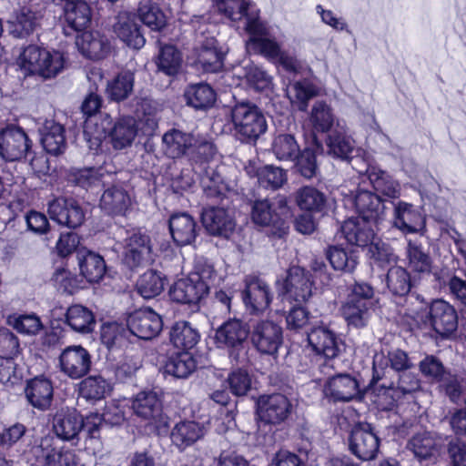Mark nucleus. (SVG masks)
<instances>
[{
  "label": "nucleus",
  "mask_w": 466,
  "mask_h": 466,
  "mask_svg": "<svg viewBox=\"0 0 466 466\" xmlns=\"http://www.w3.org/2000/svg\"><path fill=\"white\" fill-rule=\"evenodd\" d=\"M95 130H91L90 123H86L85 129V137L89 144L91 149L96 150L104 138L108 135L111 144L116 150H121L132 145L137 133V127L134 117L127 116L118 119L114 125L112 118L106 115L101 123L95 124Z\"/></svg>",
  "instance_id": "nucleus-1"
},
{
  "label": "nucleus",
  "mask_w": 466,
  "mask_h": 466,
  "mask_svg": "<svg viewBox=\"0 0 466 466\" xmlns=\"http://www.w3.org/2000/svg\"><path fill=\"white\" fill-rule=\"evenodd\" d=\"M231 121L235 136L242 142L256 141L267 130V122L258 107L251 103L241 102L231 109Z\"/></svg>",
  "instance_id": "nucleus-2"
},
{
  "label": "nucleus",
  "mask_w": 466,
  "mask_h": 466,
  "mask_svg": "<svg viewBox=\"0 0 466 466\" xmlns=\"http://www.w3.org/2000/svg\"><path fill=\"white\" fill-rule=\"evenodd\" d=\"M249 334L248 323L239 319H230L216 329L214 340L218 348L227 350L230 359L240 363L245 360V345Z\"/></svg>",
  "instance_id": "nucleus-3"
},
{
  "label": "nucleus",
  "mask_w": 466,
  "mask_h": 466,
  "mask_svg": "<svg viewBox=\"0 0 466 466\" xmlns=\"http://www.w3.org/2000/svg\"><path fill=\"white\" fill-rule=\"evenodd\" d=\"M289 215L287 198L278 196L273 199H260L254 202L251 218L255 224L271 228L274 235L281 236L287 228L286 218Z\"/></svg>",
  "instance_id": "nucleus-4"
},
{
  "label": "nucleus",
  "mask_w": 466,
  "mask_h": 466,
  "mask_svg": "<svg viewBox=\"0 0 466 466\" xmlns=\"http://www.w3.org/2000/svg\"><path fill=\"white\" fill-rule=\"evenodd\" d=\"M292 411L291 400L281 393L263 394L256 401L258 420L264 424L279 425L290 417Z\"/></svg>",
  "instance_id": "nucleus-5"
},
{
  "label": "nucleus",
  "mask_w": 466,
  "mask_h": 466,
  "mask_svg": "<svg viewBox=\"0 0 466 466\" xmlns=\"http://www.w3.org/2000/svg\"><path fill=\"white\" fill-rule=\"evenodd\" d=\"M410 299L420 301L421 306L420 309H425L426 318L430 326L441 335H448L456 330L458 326V317L454 308L448 302L439 299L433 301L428 308L427 303L423 302L419 295L411 294Z\"/></svg>",
  "instance_id": "nucleus-6"
},
{
  "label": "nucleus",
  "mask_w": 466,
  "mask_h": 466,
  "mask_svg": "<svg viewBox=\"0 0 466 466\" xmlns=\"http://www.w3.org/2000/svg\"><path fill=\"white\" fill-rule=\"evenodd\" d=\"M123 248V261L130 268L144 266L153 261L150 238L139 229H132L127 232Z\"/></svg>",
  "instance_id": "nucleus-7"
},
{
  "label": "nucleus",
  "mask_w": 466,
  "mask_h": 466,
  "mask_svg": "<svg viewBox=\"0 0 466 466\" xmlns=\"http://www.w3.org/2000/svg\"><path fill=\"white\" fill-rule=\"evenodd\" d=\"M127 325L130 334L140 339L149 340L160 333L163 320L151 308H141L128 315Z\"/></svg>",
  "instance_id": "nucleus-8"
},
{
  "label": "nucleus",
  "mask_w": 466,
  "mask_h": 466,
  "mask_svg": "<svg viewBox=\"0 0 466 466\" xmlns=\"http://www.w3.org/2000/svg\"><path fill=\"white\" fill-rule=\"evenodd\" d=\"M272 299L273 292L265 280L256 276L246 277L242 299L247 310L251 314L263 313L268 309Z\"/></svg>",
  "instance_id": "nucleus-9"
},
{
  "label": "nucleus",
  "mask_w": 466,
  "mask_h": 466,
  "mask_svg": "<svg viewBox=\"0 0 466 466\" xmlns=\"http://www.w3.org/2000/svg\"><path fill=\"white\" fill-rule=\"evenodd\" d=\"M30 140L23 128L10 125L0 129V157L5 161L23 158L30 149Z\"/></svg>",
  "instance_id": "nucleus-10"
},
{
  "label": "nucleus",
  "mask_w": 466,
  "mask_h": 466,
  "mask_svg": "<svg viewBox=\"0 0 466 466\" xmlns=\"http://www.w3.org/2000/svg\"><path fill=\"white\" fill-rule=\"evenodd\" d=\"M350 451L360 460H373L380 447V440L369 423L356 425L349 439Z\"/></svg>",
  "instance_id": "nucleus-11"
},
{
  "label": "nucleus",
  "mask_w": 466,
  "mask_h": 466,
  "mask_svg": "<svg viewBox=\"0 0 466 466\" xmlns=\"http://www.w3.org/2000/svg\"><path fill=\"white\" fill-rule=\"evenodd\" d=\"M378 357L373 361V375L370 386L374 389H384L392 390V398H400L403 395L413 393L420 389V380L418 374L411 370H404L397 374V380L389 383L381 382L383 377L377 370Z\"/></svg>",
  "instance_id": "nucleus-12"
},
{
  "label": "nucleus",
  "mask_w": 466,
  "mask_h": 466,
  "mask_svg": "<svg viewBox=\"0 0 466 466\" xmlns=\"http://www.w3.org/2000/svg\"><path fill=\"white\" fill-rule=\"evenodd\" d=\"M91 355L80 345L66 347L59 356L61 371L73 380L86 376L91 368Z\"/></svg>",
  "instance_id": "nucleus-13"
},
{
  "label": "nucleus",
  "mask_w": 466,
  "mask_h": 466,
  "mask_svg": "<svg viewBox=\"0 0 466 466\" xmlns=\"http://www.w3.org/2000/svg\"><path fill=\"white\" fill-rule=\"evenodd\" d=\"M251 340L258 351L273 355L282 343V329L270 320L258 321L253 325Z\"/></svg>",
  "instance_id": "nucleus-14"
},
{
  "label": "nucleus",
  "mask_w": 466,
  "mask_h": 466,
  "mask_svg": "<svg viewBox=\"0 0 466 466\" xmlns=\"http://www.w3.org/2000/svg\"><path fill=\"white\" fill-rule=\"evenodd\" d=\"M195 66L206 73L219 72L224 66V54L217 47L214 37L198 40L192 52Z\"/></svg>",
  "instance_id": "nucleus-15"
},
{
  "label": "nucleus",
  "mask_w": 466,
  "mask_h": 466,
  "mask_svg": "<svg viewBox=\"0 0 466 466\" xmlns=\"http://www.w3.org/2000/svg\"><path fill=\"white\" fill-rule=\"evenodd\" d=\"M246 31L250 35L247 42L248 49L261 54L267 58L276 61L282 53L279 44L266 36V28L259 19L250 18Z\"/></svg>",
  "instance_id": "nucleus-16"
},
{
  "label": "nucleus",
  "mask_w": 466,
  "mask_h": 466,
  "mask_svg": "<svg viewBox=\"0 0 466 466\" xmlns=\"http://www.w3.org/2000/svg\"><path fill=\"white\" fill-rule=\"evenodd\" d=\"M307 339L312 350L328 360L334 359L341 350L337 334L322 323L313 325L307 332Z\"/></svg>",
  "instance_id": "nucleus-17"
},
{
  "label": "nucleus",
  "mask_w": 466,
  "mask_h": 466,
  "mask_svg": "<svg viewBox=\"0 0 466 466\" xmlns=\"http://www.w3.org/2000/svg\"><path fill=\"white\" fill-rule=\"evenodd\" d=\"M48 213L53 220L71 228L79 227L85 220V212L74 198L54 199L49 203Z\"/></svg>",
  "instance_id": "nucleus-18"
},
{
  "label": "nucleus",
  "mask_w": 466,
  "mask_h": 466,
  "mask_svg": "<svg viewBox=\"0 0 466 466\" xmlns=\"http://www.w3.org/2000/svg\"><path fill=\"white\" fill-rule=\"evenodd\" d=\"M323 391L335 402H348L360 397L358 380L347 373L330 375L324 385Z\"/></svg>",
  "instance_id": "nucleus-19"
},
{
  "label": "nucleus",
  "mask_w": 466,
  "mask_h": 466,
  "mask_svg": "<svg viewBox=\"0 0 466 466\" xmlns=\"http://www.w3.org/2000/svg\"><path fill=\"white\" fill-rule=\"evenodd\" d=\"M376 225L377 223L363 218H350L340 226V234L349 244L364 248L375 239Z\"/></svg>",
  "instance_id": "nucleus-20"
},
{
  "label": "nucleus",
  "mask_w": 466,
  "mask_h": 466,
  "mask_svg": "<svg viewBox=\"0 0 466 466\" xmlns=\"http://www.w3.org/2000/svg\"><path fill=\"white\" fill-rule=\"evenodd\" d=\"M33 452L40 463L45 466H76V455L68 449L56 447L52 440L46 438L38 446L33 448Z\"/></svg>",
  "instance_id": "nucleus-21"
},
{
  "label": "nucleus",
  "mask_w": 466,
  "mask_h": 466,
  "mask_svg": "<svg viewBox=\"0 0 466 466\" xmlns=\"http://www.w3.org/2000/svg\"><path fill=\"white\" fill-rule=\"evenodd\" d=\"M313 284L309 271L291 267L285 280L286 293L295 301L306 302L312 296Z\"/></svg>",
  "instance_id": "nucleus-22"
},
{
  "label": "nucleus",
  "mask_w": 466,
  "mask_h": 466,
  "mask_svg": "<svg viewBox=\"0 0 466 466\" xmlns=\"http://www.w3.org/2000/svg\"><path fill=\"white\" fill-rule=\"evenodd\" d=\"M201 220L206 230L214 236L228 238L235 228L233 218L224 208H204Z\"/></svg>",
  "instance_id": "nucleus-23"
},
{
  "label": "nucleus",
  "mask_w": 466,
  "mask_h": 466,
  "mask_svg": "<svg viewBox=\"0 0 466 466\" xmlns=\"http://www.w3.org/2000/svg\"><path fill=\"white\" fill-rule=\"evenodd\" d=\"M113 25L114 32L128 46L140 49L144 46L146 39L140 32V27L136 22V15L129 12H120L116 17Z\"/></svg>",
  "instance_id": "nucleus-24"
},
{
  "label": "nucleus",
  "mask_w": 466,
  "mask_h": 466,
  "mask_svg": "<svg viewBox=\"0 0 466 466\" xmlns=\"http://www.w3.org/2000/svg\"><path fill=\"white\" fill-rule=\"evenodd\" d=\"M84 427V419L76 410L60 409L53 419L56 436L65 441L75 440Z\"/></svg>",
  "instance_id": "nucleus-25"
},
{
  "label": "nucleus",
  "mask_w": 466,
  "mask_h": 466,
  "mask_svg": "<svg viewBox=\"0 0 466 466\" xmlns=\"http://www.w3.org/2000/svg\"><path fill=\"white\" fill-rule=\"evenodd\" d=\"M131 408L140 419L152 423L157 421L162 413V402L154 390L138 392L132 400Z\"/></svg>",
  "instance_id": "nucleus-26"
},
{
  "label": "nucleus",
  "mask_w": 466,
  "mask_h": 466,
  "mask_svg": "<svg viewBox=\"0 0 466 466\" xmlns=\"http://www.w3.org/2000/svg\"><path fill=\"white\" fill-rule=\"evenodd\" d=\"M25 393L28 402L34 408L46 410L53 401V384L46 378L35 377L27 382Z\"/></svg>",
  "instance_id": "nucleus-27"
},
{
  "label": "nucleus",
  "mask_w": 466,
  "mask_h": 466,
  "mask_svg": "<svg viewBox=\"0 0 466 466\" xmlns=\"http://www.w3.org/2000/svg\"><path fill=\"white\" fill-rule=\"evenodd\" d=\"M40 20V13L26 6L22 7L8 21L9 33L15 38H26L39 26Z\"/></svg>",
  "instance_id": "nucleus-28"
},
{
  "label": "nucleus",
  "mask_w": 466,
  "mask_h": 466,
  "mask_svg": "<svg viewBox=\"0 0 466 466\" xmlns=\"http://www.w3.org/2000/svg\"><path fill=\"white\" fill-rule=\"evenodd\" d=\"M168 225L172 238L178 246L189 245L196 239L197 223L189 214H173L169 218Z\"/></svg>",
  "instance_id": "nucleus-29"
},
{
  "label": "nucleus",
  "mask_w": 466,
  "mask_h": 466,
  "mask_svg": "<svg viewBox=\"0 0 466 466\" xmlns=\"http://www.w3.org/2000/svg\"><path fill=\"white\" fill-rule=\"evenodd\" d=\"M205 295L206 286L198 284L190 274L186 279L177 280L169 290L171 299L182 304H196Z\"/></svg>",
  "instance_id": "nucleus-30"
},
{
  "label": "nucleus",
  "mask_w": 466,
  "mask_h": 466,
  "mask_svg": "<svg viewBox=\"0 0 466 466\" xmlns=\"http://www.w3.org/2000/svg\"><path fill=\"white\" fill-rule=\"evenodd\" d=\"M65 20L66 35L72 32H79L87 27L91 22V9L86 1H69L65 5Z\"/></svg>",
  "instance_id": "nucleus-31"
},
{
  "label": "nucleus",
  "mask_w": 466,
  "mask_h": 466,
  "mask_svg": "<svg viewBox=\"0 0 466 466\" xmlns=\"http://www.w3.org/2000/svg\"><path fill=\"white\" fill-rule=\"evenodd\" d=\"M358 218L378 223L384 215V205L379 195L360 189L354 197Z\"/></svg>",
  "instance_id": "nucleus-32"
},
{
  "label": "nucleus",
  "mask_w": 466,
  "mask_h": 466,
  "mask_svg": "<svg viewBox=\"0 0 466 466\" xmlns=\"http://www.w3.org/2000/svg\"><path fill=\"white\" fill-rule=\"evenodd\" d=\"M76 46L83 56L89 59H102L110 51L108 39L97 31L84 32L76 39Z\"/></svg>",
  "instance_id": "nucleus-33"
},
{
  "label": "nucleus",
  "mask_w": 466,
  "mask_h": 466,
  "mask_svg": "<svg viewBox=\"0 0 466 466\" xmlns=\"http://www.w3.org/2000/svg\"><path fill=\"white\" fill-rule=\"evenodd\" d=\"M65 127L54 120H46L40 128L41 143L46 151L51 155L58 156L66 148Z\"/></svg>",
  "instance_id": "nucleus-34"
},
{
  "label": "nucleus",
  "mask_w": 466,
  "mask_h": 466,
  "mask_svg": "<svg viewBox=\"0 0 466 466\" xmlns=\"http://www.w3.org/2000/svg\"><path fill=\"white\" fill-rule=\"evenodd\" d=\"M393 224L404 233H414L424 226V218L411 204L400 201L394 208Z\"/></svg>",
  "instance_id": "nucleus-35"
},
{
  "label": "nucleus",
  "mask_w": 466,
  "mask_h": 466,
  "mask_svg": "<svg viewBox=\"0 0 466 466\" xmlns=\"http://www.w3.org/2000/svg\"><path fill=\"white\" fill-rule=\"evenodd\" d=\"M205 435L204 427L193 420L177 423L171 431V441L180 450L191 446Z\"/></svg>",
  "instance_id": "nucleus-36"
},
{
  "label": "nucleus",
  "mask_w": 466,
  "mask_h": 466,
  "mask_svg": "<svg viewBox=\"0 0 466 466\" xmlns=\"http://www.w3.org/2000/svg\"><path fill=\"white\" fill-rule=\"evenodd\" d=\"M77 260L82 276L89 282H98L106 272L104 258L90 250H77Z\"/></svg>",
  "instance_id": "nucleus-37"
},
{
  "label": "nucleus",
  "mask_w": 466,
  "mask_h": 466,
  "mask_svg": "<svg viewBox=\"0 0 466 466\" xmlns=\"http://www.w3.org/2000/svg\"><path fill=\"white\" fill-rule=\"evenodd\" d=\"M407 448L419 460H426L439 453L441 443L434 433L423 431L413 435L408 441Z\"/></svg>",
  "instance_id": "nucleus-38"
},
{
  "label": "nucleus",
  "mask_w": 466,
  "mask_h": 466,
  "mask_svg": "<svg viewBox=\"0 0 466 466\" xmlns=\"http://www.w3.org/2000/svg\"><path fill=\"white\" fill-rule=\"evenodd\" d=\"M112 174L113 172L106 170L105 167H86L72 170L69 175V180L78 187L88 189L105 185L108 182L106 178L112 177Z\"/></svg>",
  "instance_id": "nucleus-39"
},
{
  "label": "nucleus",
  "mask_w": 466,
  "mask_h": 466,
  "mask_svg": "<svg viewBox=\"0 0 466 466\" xmlns=\"http://www.w3.org/2000/svg\"><path fill=\"white\" fill-rule=\"evenodd\" d=\"M326 145L330 156L342 160H349L354 149L352 139L338 123L328 135Z\"/></svg>",
  "instance_id": "nucleus-40"
},
{
  "label": "nucleus",
  "mask_w": 466,
  "mask_h": 466,
  "mask_svg": "<svg viewBox=\"0 0 466 466\" xmlns=\"http://www.w3.org/2000/svg\"><path fill=\"white\" fill-rule=\"evenodd\" d=\"M335 120L333 109L329 104L323 100H318L313 104L309 116L313 132H331L335 127Z\"/></svg>",
  "instance_id": "nucleus-41"
},
{
  "label": "nucleus",
  "mask_w": 466,
  "mask_h": 466,
  "mask_svg": "<svg viewBox=\"0 0 466 466\" xmlns=\"http://www.w3.org/2000/svg\"><path fill=\"white\" fill-rule=\"evenodd\" d=\"M219 13L223 14L232 22L246 19L245 27L250 18L258 19V13L249 11L251 4L248 0H213Z\"/></svg>",
  "instance_id": "nucleus-42"
},
{
  "label": "nucleus",
  "mask_w": 466,
  "mask_h": 466,
  "mask_svg": "<svg viewBox=\"0 0 466 466\" xmlns=\"http://www.w3.org/2000/svg\"><path fill=\"white\" fill-rule=\"evenodd\" d=\"M130 204L127 192L119 187L107 188L100 199L101 208L109 215H124Z\"/></svg>",
  "instance_id": "nucleus-43"
},
{
  "label": "nucleus",
  "mask_w": 466,
  "mask_h": 466,
  "mask_svg": "<svg viewBox=\"0 0 466 466\" xmlns=\"http://www.w3.org/2000/svg\"><path fill=\"white\" fill-rule=\"evenodd\" d=\"M66 322L73 330L79 333H89L96 326L94 313L88 308L79 304L67 309Z\"/></svg>",
  "instance_id": "nucleus-44"
},
{
  "label": "nucleus",
  "mask_w": 466,
  "mask_h": 466,
  "mask_svg": "<svg viewBox=\"0 0 466 466\" xmlns=\"http://www.w3.org/2000/svg\"><path fill=\"white\" fill-rule=\"evenodd\" d=\"M370 304L363 299H348L341 308V314L348 325L356 329L365 327L370 316Z\"/></svg>",
  "instance_id": "nucleus-45"
},
{
  "label": "nucleus",
  "mask_w": 466,
  "mask_h": 466,
  "mask_svg": "<svg viewBox=\"0 0 466 466\" xmlns=\"http://www.w3.org/2000/svg\"><path fill=\"white\" fill-rule=\"evenodd\" d=\"M164 152L171 158L182 157L187 148L196 145L190 134L179 130H171L163 136Z\"/></svg>",
  "instance_id": "nucleus-46"
},
{
  "label": "nucleus",
  "mask_w": 466,
  "mask_h": 466,
  "mask_svg": "<svg viewBox=\"0 0 466 466\" xmlns=\"http://www.w3.org/2000/svg\"><path fill=\"white\" fill-rule=\"evenodd\" d=\"M369 180L373 188L380 194L390 198H398L400 195V186L388 173L375 167L367 170Z\"/></svg>",
  "instance_id": "nucleus-47"
},
{
  "label": "nucleus",
  "mask_w": 466,
  "mask_h": 466,
  "mask_svg": "<svg viewBox=\"0 0 466 466\" xmlns=\"http://www.w3.org/2000/svg\"><path fill=\"white\" fill-rule=\"evenodd\" d=\"M319 95V88L308 80L296 81L287 87V96L291 104L299 111L305 112L309 101Z\"/></svg>",
  "instance_id": "nucleus-48"
},
{
  "label": "nucleus",
  "mask_w": 466,
  "mask_h": 466,
  "mask_svg": "<svg viewBox=\"0 0 466 466\" xmlns=\"http://www.w3.org/2000/svg\"><path fill=\"white\" fill-rule=\"evenodd\" d=\"M199 333L197 329L187 321L176 322L170 330V340L175 347L182 350L194 348L199 340Z\"/></svg>",
  "instance_id": "nucleus-49"
},
{
  "label": "nucleus",
  "mask_w": 466,
  "mask_h": 466,
  "mask_svg": "<svg viewBox=\"0 0 466 466\" xmlns=\"http://www.w3.org/2000/svg\"><path fill=\"white\" fill-rule=\"evenodd\" d=\"M296 202L301 209L310 212H322L327 205V197L318 188L306 186L297 191Z\"/></svg>",
  "instance_id": "nucleus-50"
},
{
  "label": "nucleus",
  "mask_w": 466,
  "mask_h": 466,
  "mask_svg": "<svg viewBox=\"0 0 466 466\" xmlns=\"http://www.w3.org/2000/svg\"><path fill=\"white\" fill-rule=\"evenodd\" d=\"M156 64L157 70L167 76H176L181 68L182 56L179 50L172 45L160 47Z\"/></svg>",
  "instance_id": "nucleus-51"
},
{
  "label": "nucleus",
  "mask_w": 466,
  "mask_h": 466,
  "mask_svg": "<svg viewBox=\"0 0 466 466\" xmlns=\"http://www.w3.org/2000/svg\"><path fill=\"white\" fill-rule=\"evenodd\" d=\"M406 258L413 272L429 274L431 271L432 260L420 244L410 240L406 248Z\"/></svg>",
  "instance_id": "nucleus-52"
},
{
  "label": "nucleus",
  "mask_w": 466,
  "mask_h": 466,
  "mask_svg": "<svg viewBox=\"0 0 466 466\" xmlns=\"http://www.w3.org/2000/svg\"><path fill=\"white\" fill-rule=\"evenodd\" d=\"M271 150L279 161H294L300 153L297 140L290 134L276 136L271 144Z\"/></svg>",
  "instance_id": "nucleus-53"
},
{
  "label": "nucleus",
  "mask_w": 466,
  "mask_h": 466,
  "mask_svg": "<svg viewBox=\"0 0 466 466\" xmlns=\"http://www.w3.org/2000/svg\"><path fill=\"white\" fill-rule=\"evenodd\" d=\"M196 367L193 356L187 351H183L170 357L165 364L164 370L175 378L185 379L196 370Z\"/></svg>",
  "instance_id": "nucleus-54"
},
{
  "label": "nucleus",
  "mask_w": 466,
  "mask_h": 466,
  "mask_svg": "<svg viewBox=\"0 0 466 466\" xmlns=\"http://www.w3.org/2000/svg\"><path fill=\"white\" fill-rule=\"evenodd\" d=\"M185 96L187 104L196 109L210 107L216 101V93L208 84L190 86L186 90Z\"/></svg>",
  "instance_id": "nucleus-55"
},
{
  "label": "nucleus",
  "mask_w": 466,
  "mask_h": 466,
  "mask_svg": "<svg viewBox=\"0 0 466 466\" xmlns=\"http://www.w3.org/2000/svg\"><path fill=\"white\" fill-rule=\"evenodd\" d=\"M136 288L144 299H153L164 290V279L157 271L148 270L137 280Z\"/></svg>",
  "instance_id": "nucleus-56"
},
{
  "label": "nucleus",
  "mask_w": 466,
  "mask_h": 466,
  "mask_svg": "<svg viewBox=\"0 0 466 466\" xmlns=\"http://www.w3.org/2000/svg\"><path fill=\"white\" fill-rule=\"evenodd\" d=\"M387 287L395 296L407 295L411 288L410 273L402 267H391L386 276Z\"/></svg>",
  "instance_id": "nucleus-57"
},
{
  "label": "nucleus",
  "mask_w": 466,
  "mask_h": 466,
  "mask_svg": "<svg viewBox=\"0 0 466 466\" xmlns=\"http://www.w3.org/2000/svg\"><path fill=\"white\" fill-rule=\"evenodd\" d=\"M134 75L129 71L120 72L106 86L107 96L115 101L126 99L132 92Z\"/></svg>",
  "instance_id": "nucleus-58"
},
{
  "label": "nucleus",
  "mask_w": 466,
  "mask_h": 466,
  "mask_svg": "<svg viewBox=\"0 0 466 466\" xmlns=\"http://www.w3.org/2000/svg\"><path fill=\"white\" fill-rule=\"evenodd\" d=\"M130 335L127 326L116 322L105 323L101 328V341L108 349L121 347Z\"/></svg>",
  "instance_id": "nucleus-59"
},
{
  "label": "nucleus",
  "mask_w": 466,
  "mask_h": 466,
  "mask_svg": "<svg viewBox=\"0 0 466 466\" xmlns=\"http://www.w3.org/2000/svg\"><path fill=\"white\" fill-rule=\"evenodd\" d=\"M198 284H203L207 288V294L211 288L217 287L221 282V276L214 268V266L207 260L199 259L190 273Z\"/></svg>",
  "instance_id": "nucleus-60"
},
{
  "label": "nucleus",
  "mask_w": 466,
  "mask_h": 466,
  "mask_svg": "<svg viewBox=\"0 0 466 466\" xmlns=\"http://www.w3.org/2000/svg\"><path fill=\"white\" fill-rule=\"evenodd\" d=\"M326 256L335 270L351 272L356 268V257L352 253L346 252L340 246L329 247Z\"/></svg>",
  "instance_id": "nucleus-61"
},
{
  "label": "nucleus",
  "mask_w": 466,
  "mask_h": 466,
  "mask_svg": "<svg viewBox=\"0 0 466 466\" xmlns=\"http://www.w3.org/2000/svg\"><path fill=\"white\" fill-rule=\"evenodd\" d=\"M7 323L17 332L29 336L37 334L43 328L40 319L34 314L11 315L7 318Z\"/></svg>",
  "instance_id": "nucleus-62"
},
{
  "label": "nucleus",
  "mask_w": 466,
  "mask_h": 466,
  "mask_svg": "<svg viewBox=\"0 0 466 466\" xmlns=\"http://www.w3.org/2000/svg\"><path fill=\"white\" fill-rule=\"evenodd\" d=\"M139 20L152 30L159 31L166 25V17L155 5L147 2L138 7Z\"/></svg>",
  "instance_id": "nucleus-63"
},
{
  "label": "nucleus",
  "mask_w": 466,
  "mask_h": 466,
  "mask_svg": "<svg viewBox=\"0 0 466 466\" xmlns=\"http://www.w3.org/2000/svg\"><path fill=\"white\" fill-rule=\"evenodd\" d=\"M258 179L263 187L277 189L286 182L287 175L285 170L280 167L265 166L258 169Z\"/></svg>",
  "instance_id": "nucleus-64"
}]
</instances>
